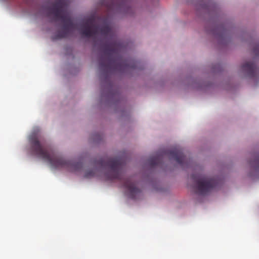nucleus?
I'll list each match as a JSON object with an SVG mask.
<instances>
[{
    "mask_svg": "<svg viewBox=\"0 0 259 259\" xmlns=\"http://www.w3.org/2000/svg\"><path fill=\"white\" fill-rule=\"evenodd\" d=\"M241 71L248 77L257 79L259 78V68L252 62H246L241 67Z\"/></svg>",
    "mask_w": 259,
    "mask_h": 259,
    "instance_id": "7",
    "label": "nucleus"
},
{
    "mask_svg": "<svg viewBox=\"0 0 259 259\" xmlns=\"http://www.w3.org/2000/svg\"><path fill=\"white\" fill-rule=\"evenodd\" d=\"M125 163L124 157H110L99 159L97 164L102 169H107L105 174L106 180H117L122 184V186L127 190L128 196L132 199H136L141 194V190L136 187V184L131 178H125L123 169Z\"/></svg>",
    "mask_w": 259,
    "mask_h": 259,
    "instance_id": "1",
    "label": "nucleus"
},
{
    "mask_svg": "<svg viewBox=\"0 0 259 259\" xmlns=\"http://www.w3.org/2000/svg\"><path fill=\"white\" fill-rule=\"evenodd\" d=\"M81 35L95 39L99 49H121L117 42V37L109 24L101 27L95 24V17L88 18L83 23L80 30Z\"/></svg>",
    "mask_w": 259,
    "mask_h": 259,
    "instance_id": "2",
    "label": "nucleus"
},
{
    "mask_svg": "<svg viewBox=\"0 0 259 259\" xmlns=\"http://www.w3.org/2000/svg\"><path fill=\"white\" fill-rule=\"evenodd\" d=\"M164 154H168L170 158L175 159L178 163L183 166H185V164L186 166L189 165L186 157L180 149L174 148L170 151L165 152Z\"/></svg>",
    "mask_w": 259,
    "mask_h": 259,
    "instance_id": "8",
    "label": "nucleus"
},
{
    "mask_svg": "<svg viewBox=\"0 0 259 259\" xmlns=\"http://www.w3.org/2000/svg\"><path fill=\"white\" fill-rule=\"evenodd\" d=\"M68 5L67 0H57L51 7L47 8V16L52 17L54 21H61L63 24L62 29L54 36V39L67 37L75 28L67 11Z\"/></svg>",
    "mask_w": 259,
    "mask_h": 259,
    "instance_id": "5",
    "label": "nucleus"
},
{
    "mask_svg": "<svg viewBox=\"0 0 259 259\" xmlns=\"http://www.w3.org/2000/svg\"><path fill=\"white\" fill-rule=\"evenodd\" d=\"M250 165L256 169L259 168V155L250 162Z\"/></svg>",
    "mask_w": 259,
    "mask_h": 259,
    "instance_id": "10",
    "label": "nucleus"
},
{
    "mask_svg": "<svg viewBox=\"0 0 259 259\" xmlns=\"http://www.w3.org/2000/svg\"><path fill=\"white\" fill-rule=\"evenodd\" d=\"M29 142L33 154L49 162L53 168H66L70 171H76L82 166L81 162L67 161L57 155L49 146L41 143L35 136H31Z\"/></svg>",
    "mask_w": 259,
    "mask_h": 259,
    "instance_id": "3",
    "label": "nucleus"
},
{
    "mask_svg": "<svg viewBox=\"0 0 259 259\" xmlns=\"http://www.w3.org/2000/svg\"><path fill=\"white\" fill-rule=\"evenodd\" d=\"M254 51H257L258 50H256V49H254L253 50Z\"/></svg>",
    "mask_w": 259,
    "mask_h": 259,
    "instance_id": "12",
    "label": "nucleus"
},
{
    "mask_svg": "<svg viewBox=\"0 0 259 259\" xmlns=\"http://www.w3.org/2000/svg\"><path fill=\"white\" fill-rule=\"evenodd\" d=\"M95 176V170L92 169L87 171L84 175V177L86 178H90Z\"/></svg>",
    "mask_w": 259,
    "mask_h": 259,
    "instance_id": "11",
    "label": "nucleus"
},
{
    "mask_svg": "<svg viewBox=\"0 0 259 259\" xmlns=\"http://www.w3.org/2000/svg\"><path fill=\"white\" fill-rule=\"evenodd\" d=\"M100 50L102 51L99 59V67L106 75L116 71L123 72L129 69H135L137 66V62L124 59L120 55L121 50Z\"/></svg>",
    "mask_w": 259,
    "mask_h": 259,
    "instance_id": "4",
    "label": "nucleus"
},
{
    "mask_svg": "<svg viewBox=\"0 0 259 259\" xmlns=\"http://www.w3.org/2000/svg\"><path fill=\"white\" fill-rule=\"evenodd\" d=\"M192 179L195 183L196 192L199 195L207 194L218 184L215 179L201 175L193 174L192 176Z\"/></svg>",
    "mask_w": 259,
    "mask_h": 259,
    "instance_id": "6",
    "label": "nucleus"
},
{
    "mask_svg": "<svg viewBox=\"0 0 259 259\" xmlns=\"http://www.w3.org/2000/svg\"><path fill=\"white\" fill-rule=\"evenodd\" d=\"M162 160V157L161 155H157L155 156L150 157L148 160V163L151 167L159 165Z\"/></svg>",
    "mask_w": 259,
    "mask_h": 259,
    "instance_id": "9",
    "label": "nucleus"
}]
</instances>
